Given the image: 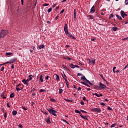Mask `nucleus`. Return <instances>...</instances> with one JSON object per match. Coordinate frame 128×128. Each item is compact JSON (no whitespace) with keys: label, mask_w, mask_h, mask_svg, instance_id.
<instances>
[{"label":"nucleus","mask_w":128,"mask_h":128,"mask_svg":"<svg viewBox=\"0 0 128 128\" xmlns=\"http://www.w3.org/2000/svg\"><path fill=\"white\" fill-rule=\"evenodd\" d=\"M8 34V31L5 30H2L0 32V38H4Z\"/></svg>","instance_id":"1"},{"label":"nucleus","mask_w":128,"mask_h":128,"mask_svg":"<svg viewBox=\"0 0 128 128\" xmlns=\"http://www.w3.org/2000/svg\"><path fill=\"white\" fill-rule=\"evenodd\" d=\"M47 110L48 111V112H50V114L52 116H58V114H56L58 113V112H56V110L49 108H47Z\"/></svg>","instance_id":"2"},{"label":"nucleus","mask_w":128,"mask_h":128,"mask_svg":"<svg viewBox=\"0 0 128 128\" xmlns=\"http://www.w3.org/2000/svg\"><path fill=\"white\" fill-rule=\"evenodd\" d=\"M83 76L81 77V80L83 81L84 82H86L87 84H89L90 86H92V84L90 80H88L86 78V76H84L83 75L82 76Z\"/></svg>","instance_id":"3"},{"label":"nucleus","mask_w":128,"mask_h":128,"mask_svg":"<svg viewBox=\"0 0 128 128\" xmlns=\"http://www.w3.org/2000/svg\"><path fill=\"white\" fill-rule=\"evenodd\" d=\"M64 31L66 36L68 34V24H65L64 26Z\"/></svg>","instance_id":"4"},{"label":"nucleus","mask_w":128,"mask_h":128,"mask_svg":"<svg viewBox=\"0 0 128 128\" xmlns=\"http://www.w3.org/2000/svg\"><path fill=\"white\" fill-rule=\"evenodd\" d=\"M18 60V58H13L12 59L10 60V61L6 62V64H14L16 60Z\"/></svg>","instance_id":"5"},{"label":"nucleus","mask_w":128,"mask_h":128,"mask_svg":"<svg viewBox=\"0 0 128 128\" xmlns=\"http://www.w3.org/2000/svg\"><path fill=\"white\" fill-rule=\"evenodd\" d=\"M100 88V90H104V88H108L106 85L102 84V82H100L99 84Z\"/></svg>","instance_id":"6"},{"label":"nucleus","mask_w":128,"mask_h":128,"mask_svg":"<svg viewBox=\"0 0 128 128\" xmlns=\"http://www.w3.org/2000/svg\"><path fill=\"white\" fill-rule=\"evenodd\" d=\"M45 120L48 124H52V122H50V116H48V117L46 118Z\"/></svg>","instance_id":"7"},{"label":"nucleus","mask_w":128,"mask_h":128,"mask_svg":"<svg viewBox=\"0 0 128 128\" xmlns=\"http://www.w3.org/2000/svg\"><path fill=\"white\" fill-rule=\"evenodd\" d=\"M120 14L122 18H126V16H128V14H126V13L124 12V11H123V10H121Z\"/></svg>","instance_id":"8"},{"label":"nucleus","mask_w":128,"mask_h":128,"mask_svg":"<svg viewBox=\"0 0 128 128\" xmlns=\"http://www.w3.org/2000/svg\"><path fill=\"white\" fill-rule=\"evenodd\" d=\"M68 38H72V40H76V38L72 36V34L71 33H68V34L67 35Z\"/></svg>","instance_id":"9"},{"label":"nucleus","mask_w":128,"mask_h":128,"mask_svg":"<svg viewBox=\"0 0 128 128\" xmlns=\"http://www.w3.org/2000/svg\"><path fill=\"white\" fill-rule=\"evenodd\" d=\"M92 110L93 112H102V110L99 108H94Z\"/></svg>","instance_id":"10"},{"label":"nucleus","mask_w":128,"mask_h":128,"mask_svg":"<svg viewBox=\"0 0 128 128\" xmlns=\"http://www.w3.org/2000/svg\"><path fill=\"white\" fill-rule=\"evenodd\" d=\"M96 12V10L94 9V6H93L90 9V12H92V14H94Z\"/></svg>","instance_id":"11"},{"label":"nucleus","mask_w":128,"mask_h":128,"mask_svg":"<svg viewBox=\"0 0 128 128\" xmlns=\"http://www.w3.org/2000/svg\"><path fill=\"white\" fill-rule=\"evenodd\" d=\"M22 86V84H20L16 86V90H17V92H18L19 90H20L22 89H20V88H18V86Z\"/></svg>","instance_id":"12"},{"label":"nucleus","mask_w":128,"mask_h":128,"mask_svg":"<svg viewBox=\"0 0 128 128\" xmlns=\"http://www.w3.org/2000/svg\"><path fill=\"white\" fill-rule=\"evenodd\" d=\"M89 64L91 63L92 64H96V60H89Z\"/></svg>","instance_id":"13"},{"label":"nucleus","mask_w":128,"mask_h":128,"mask_svg":"<svg viewBox=\"0 0 128 128\" xmlns=\"http://www.w3.org/2000/svg\"><path fill=\"white\" fill-rule=\"evenodd\" d=\"M74 20L76 18V9L74 10Z\"/></svg>","instance_id":"14"},{"label":"nucleus","mask_w":128,"mask_h":128,"mask_svg":"<svg viewBox=\"0 0 128 128\" xmlns=\"http://www.w3.org/2000/svg\"><path fill=\"white\" fill-rule=\"evenodd\" d=\"M18 112L16 110H14L12 112V116H16Z\"/></svg>","instance_id":"15"},{"label":"nucleus","mask_w":128,"mask_h":128,"mask_svg":"<svg viewBox=\"0 0 128 128\" xmlns=\"http://www.w3.org/2000/svg\"><path fill=\"white\" fill-rule=\"evenodd\" d=\"M55 78H56V80H60V76H58V75L56 74L55 75Z\"/></svg>","instance_id":"16"},{"label":"nucleus","mask_w":128,"mask_h":128,"mask_svg":"<svg viewBox=\"0 0 128 128\" xmlns=\"http://www.w3.org/2000/svg\"><path fill=\"white\" fill-rule=\"evenodd\" d=\"M80 116L82 118H84V120H88V118H86V116H84L82 115H80Z\"/></svg>","instance_id":"17"},{"label":"nucleus","mask_w":128,"mask_h":128,"mask_svg":"<svg viewBox=\"0 0 128 128\" xmlns=\"http://www.w3.org/2000/svg\"><path fill=\"white\" fill-rule=\"evenodd\" d=\"M44 48V44H41L38 46V48L40 50H42V48Z\"/></svg>","instance_id":"18"},{"label":"nucleus","mask_w":128,"mask_h":128,"mask_svg":"<svg viewBox=\"0 0 128 128\" xmlns=\"http://www.w3.org/2000/svg\"><path fill=\"white\" fill-rule=\"evenodd\" d=\"M69 66L71 68H74V65L72 64H69Z\"/></svg>","instance_id":"19"},{"label":"nucleus","mask_w":128,"mask_h":128,"mask_svg":"<svg viewBox=\"0 0 128 128\" xmlns=\"http://www.w3.org/2000/svg\"><path fill=\"white\" fill-rule=\"evenodd\" d=\"M40 80L41 82H44V79L42 78V75L40 76Z\"/></svg>","instance_id":"20"},{"label":"nucleus","mask_w":128,"mask_h":128,"mask_svg":"<svg viewBox=\"0 0 128 128\" xmlns=\"http://www.w3.org/2000/svg\"><path fill=\"white\" fill-rule=\"evenodd\" d=\"M94 88L95 90H100V86H94Z\"/></svg>","instance_id":"21"},{"label":"nucleus","mask_w":128,"mask_h":128,"mask_svg":"<svg viewBox=\"0 0 128 128\" xmlns=\"http://www.w3.org/2000/svg\"><path fill=\"white\" fill-rule=\"evenodd\" d=\"M116 17L117 18H118V20H122V16H120V15L118 14H116Z\"/></svg>","instance_id":"22"},{"label":"nucleus","mask_w":128,"mask_h":128,"mask_svg":"<svg viewBox=\"0 0 128 128\" xmlns=\"http://www.w3.org/2000/svg\"><path fill=\"white\" fill-rule=\"evenodd\" d=\"M10 98H14V93L12 92L10 94Z\"/></svg>","instance_id":"23"},{"label":"nucleus","mask_w":128,"mask_h":128,"mask_svg":"<svg viewBox=\"0 0 128 128\" xmlns=\"http://www.w3.org/2000/svg\"><path fill=\"white\" fill-rule=\"evenodd\" d=\"M74 112H76V114H82V112H80V110H74Z\"/></svg>","instance_id":"24"},{"label":"nucleus","mask_w":128,"mask_h":128,"mask_svg":"<svg viewBox=\"0 0 128 128\" xmlns=\"http://www.w3.org/2000/svg\"><path fill=\"white\" fill-rule=\"evenodd\" d=\"M63 78H64L65 82H66V84H68V79H66V78H64V76H62Z\"/></svg>","instance_id":"25"},{"label":"nucleus","mask_w":128,"mask_h":128,"mask_svg":"<svg viewBox=\"0 0 128 128\" xmlns=\"http://www.w3.org/2000/svg\"><path fill=\"white\" fill-rule=\"evenodd\" d=\"M64 100L68 102H72V100L64 99Z\"/></svg>","instance_id":"26"},{"label":"nucleus","mask_w":128,"mask_h":128,"mask_svg":"<svg viewBox=\"0 0 128 128\" xmlns=\"http://www.w3.org/2000/svg\"><path fill=\"white\" fill-rule=\"evenodd\" d=\"M36 88L35 87L34 88H32V87L30 90L31 92H34V90H36Z\"/></svg>","instance_id":"27"},{"label":"nucleus","mask_w":128,"mask_h":128,"mask_svg":"<svg viewBox=\"0 0 128 128\" xmlns=\"http://www.w3.org/2000/svg\"><path fill=\"white\" fill-rule=\"evenodd\" d=\"M118 27H113L112 30H114V32H116V30H118Z\"/></svg>","instance_id":"28"},{"label":"nucleus","mask_w":128,"mask_h":128,"mask_svg":"<svg viewBox=\"0 0 128 128\" xmlns=\"http://www.w3.org/2000/svg\"><path fill=\"white\" fill-rule=\"evenodd\" d=\"M100 78H102V80H103L104 82H106V80L104 79V76L100 75Z\"/></svg>","instance_id":"29"},{"label":"nucleus","mask_w":128,"mask_h":128,"mask_svg":"<svg viewBox=\"0 0 128 128\" xmlns=\"http://www.w3.org/2000/svg\"><path fill=\"white\" fill-rule=\"evenodd\" d=\"M88 18H89L90 20H93L94 19V17L92 15H88Z\"/></svg>","instance_id":"30"},{"label":"nucleus","mask_w":128,"mask_h":128,"mask_svg":"<svg viewBox=\"0 0 128 128\" xmlns=\"http://www.w3.org/2000/svg\"><path fill=\"white\" fill-rule=\"evenodd\" d=\"M50 102H56V100L54 98H50Z\"/></svg>","instance_id":"31"},{"label":"nucleus","mask_w":128,"mask_h":128,"mask_svg":"<svg viewBox=\"0 0 128 128\" xmlns=\"http://www.w3.org/2000/svg\"><path fill=\"white\" fill-rule=\"evenodd\" d=\"M12 54V52H6V56H10Z\"/></svg>","instance_id":"32"},{"label":"nucleus","mask_w":128,"mask_h":128,"mask_svg":"<svg viewBox=\"0 0 128 128\" xmlns=\"http://www.w3.org/2000/svg\"><path fill=\"white\" fill-rule=\"evenodd\" d=\"M63 58H64V60H71L70 58H68V57H66V58L64 57Z\"/></svg>","instance_id":"33"},{"label":"nucleus","mask_w":128,"mask_h":128,"mask_svg":"<svg viewBox=\"0 0 128 128\" xmlns=\"http://www.w3.org/2000/svg\"><path fill=\"white\" fill-rule=\"evenodd\" d=\"M63 92L62 89L59 88V94H60Z\"/></svg>","instance_id":"34"},{"label":"nucleus","mask_w":128,"mask_h":128,"mask_svg":"<svg viewBox=\"0 0 128 128\" xmlns=\"http://www.w3.org/2000/svg\"><path fill=\"white\" fill-rule=\"evenodd\" d=\"M24 84H26L27 86H28V82L26 81H25L24 82Z\"/></svg>","instance_id":"35"},{"label":"nucleus","mask_w":128,"mask_h":128,"mask_svg":"<svg viewBox=\"0 0 128 128\" xmlns=\"http://www.w3.org/2000/svg\"><path fill=\"white\" fill-rule=\"evenodd\" d=\"M7 114H6V112L4 113V118H7Z\"/></svg>","instance_id":"36"},{"label":"nucleus","mask_w":128,"mask_h":128,"mask_svg":"<svg viewBox=\"0 0 128 128\" xmlns=\"http://www.w3.org/2000/svg\"><path fill=\"white\" fill-rule=\"evenodd\" d=\"M107 108H108V110H112V108L110 107V106H108Z\"/></svg>","instance_id":"37"},{"label":"nucleus","mask_w":128,"mask_h":128,"mask_svg":"<svg viewBox=\"0 0 128 128\" xmlns=\"http://www.w3.org/2000/svg\"><path fill=\"white\" fill-rule=\"evenodd\" d=\"M116 124H114L110 126V128H114V126H116Z\"/></svg>","instance_id":"38"},{"label":"nucleus","mask_w":128,"mask_h":128,"mask_svg":"<svg viewBox=\"0 0 128 128\" xmlns=\"http://www.w3.org/2000/svg\"><path fill=\"white\" fill-rule=\"evenodd\" d=\"M124 4L126 6L128 4V0H125Z\"/></svg>","instance_id":"39"},{"label":"nucleus","mask_w":128,"mask_h":128,"mask_svg":"<svg viewBox=\"0 0 128 128\" xmlns=\"http://www.w3.org/2000/svg\"><path fill=\"white\" fill-rule=\"evenodd\" d=\"M52 12V8H50L48 10V12L49 14V12Z\"/></svg>","instance_id":"40"},{"label":"nucleus","mask_w":128,"mask_h":128,"mask_svg":"<svg viewBox=\"0 0 128 128\" xmlns=\"http://www.w3.org/2000/svg\"><path fill=\"white\" fill-rule=\"evenodd\" d=\"M114 18V14H110V16L109 17V19L110 20V18Z\"/></svg>","instance_id":"41"},{"label":"nucleus","mask_w":128,"mask_h":128,"mask_svg":"<svg viewBox=\"0 0 128 128\" xmlns=\"http://www.w3.org/2000/svg\"><path fill=\"white\" fill-rule=\"evenodd\" d=\"M49 5H50V4H48L46 3L43 4L44 6H48Z\"/></svg>","instance_id":"42"},{"label":"nucleus","mask_w":128,"mask_h":128,"mask_svg":"<svg viewBox=\"0 0 128 128\" xmlns=\"http://www.w3.org/2000/svg\"><path fill=\"white\" fill-rule=\"evenodd\" d=\"M39 92H46V90H42V89H40Z\"/></svg>","instance_id":"43"},{"label":"nucleus","mask_w":128,"mask_h":128,"mask_svg":"<svg viewBox=\"0 0 128 128\" xmlns=\"http://www.w3.org/2000/svg\"><path fill=\"white\" fill-rule=\"evenodd\" d=\"M18 128H24V126H22V125L21 124H19L18 125Z\"/></svg>","instance_id":"44"},{"label":"nucleus","mask_w":128,"mask_h":128,"mask_svg":"<svg viewBox=\"0 0 128 128\" xmlns=\"http://www.w3.org/2000/svg\"><path fill=\"white\" fill-rule=\"evenodd\" d=\"M64 9H62V11L60 12V14H64Z\"/></svg>","instance_id":"45"},{"label":"nucleus","mask_w":128,"mask_h":128,"mask_svg":"<svg viewBox=\"0 0 128 128\" xmlns=\"http://www.w3.org/2000/svg\"><path fill=\"white\" fill-rule=\"evenodd\" d=\"M80 112H84V114H88L87 112H86L84 110H80Z\"/></svg>","instance_id":"46"},{"label":"nucleus","mask_w":128,"mask_h":128,"mask_svg":"<svg viewBox=\"0 0 128 128\" xmlns=\"http://www.w3.org/2000/svg\"><path fill=\"white\" fill-rule=\"evenodd\" d=\"M22 110H28V109L26 108V107L24 106H22Z\"/></svg>","instance_id":"47"},{"label":"nucleus","mask_w":128,"mask_h":128,"mask_svg":"<svg viewBox=\"0 0 128 128\" xmlns=\"http://www.w3.org/2000/svg\"><path fill=\"white\" fill-rule=\"evenodd\" d=\"M78 76H82V74H80V73H78L77 74Z\"/></svg>","instance_id":"48"},{"label":"nucleus","mask_w":128,"mask_h":128,"mask_svg":"<svg viewBox=\"0 0 128 128\" xmlns=\"http://www.w3.org/2000/svg\"><path fill=\"white\" fill-rule=\"evenodd\" d=\"M4 70V66H2L0 70V72H3Z\"/></svg>","instance_id":"49"},{"label":"nucleus","mask_w":128,"mask_h":128,"mask_svg":"<svg viewBox=\"0 0 128 128\" xmlns=\"http://www.w3.org/2000/svg\"><path fill=\"white\" fill-rule=\"evenodd\" d=\"M100 104L101 106H106V104L104 102H100Z\"/></svg>","instance_id":"50"},{"label":"nucleus","mask_w":128,"mask_h":128,"mask_svg":"<svg viewBox=\"0 0 128 128\" xmlns=\"http://www.w3.org/2000/svg\"><path fill=\"white\" fill-rule=\"evenodd\" d=\"M80 104H82V106H84V101H82L80 102Z\"/></svg>","instance_id":"51"},{"label":"nucleus","mask_w":128,"mask_h":128,"mask_svg":"<svg viewBox=\"0 0 128 128\" xmlns=\"http://www.w3.org/2000/svg\"><path fill=\"white\" fill-rule=\"evenodd\" d=\"M49 78H50V76H46L45 79L48 80Z\"/></svg>","instance_id":"52"},{"label":"nucleus","mask_w":128,"mask_h":128,"mask_svg":"<svg viewBox=\"0 0 128 128\" xmlns=\"http://www.w3.org/2000/svg\"><path fill=\"white\" fill-rule=\"evenodd\" d=\"M62 66V68H65L66 70V68H67L66 66L64 64H63Z\"/></svg>","instance_id":"53"},{"label":"nucleus","mask_w":128,"mask_h":128,"mask_svg":"<svg viewBox=\"0 0 128 128\" xmlns=\"http://www.w3.org/2000/svg\"><path fill=\"white\" fill-rule=\"evenodd\" d=\"M91 40H92V42H94V40H96V38H91Z\"/></svg>","instance_id":"54"},{"label":"nucleus","mask_w":128,"mask_h":128,"mask_svg":"<svg viewBox=\"0 0 128 128\" xmlns=\"http://www.w3.org/2000/svg\"><path fill=\"white\" fill-rule=\"evenodd\" d=\"M85 86H88V88H90V86L88 84L86 83Z\"/></svg>","instance_id":"55"},{"label":"nucleus","mask_w":128,"mask_h":128,"mask_svg":"<svg viewBox=\"0 0 128 128\" xmlns=\"http://www.w3.org/2000/svg\"><path fill=\"white\" fill-rule=\"evenodd\" d=\"M79 68L80 66H78L76 64V65H74V68Z\"/></svg>","instance_id":"56"},{"label":"nucleus","mask_w":128,"mask_h":128,"mask_svg":"<svg viewBox=\"0 0 128 128\" xmlns=\"http://www.w3.org/2000/svg\"><path fill=\"white\" fill-rule=\"evenodd\" d=\"M6 106L8 108H10V103H7Z\"/></svg>","instance_id":"57"},{"label":"nucleus","mask_w":128,"mask_h":128,"mask_svg":"<svg viewBox=\"0 0 128 128\" xmlns=\"http://www.w3.org/2000/svg\"><path fill=\"white\" fill-rule=\"evenodd\" d=\"M82 100H86V98L85 96L82 97Z\"/></svg>","instance_id":"58"},{"label":"nucleus","mask_w":128,"mask_h":128,"mask_svg":"<svg viewBox=\"0 0 128 128\" xmlns=\"http://www.w3.org/2000/svg\"><path fill=\"white\" fill-rule=\"evenodd\" d=\"M66 72H70V69H68V68H66Z\"/></svg>","instance_id":"59"},{"label":"nucleus","mask_w":128,"mask_h":128,"mask_svg":"<svg viewBox=\"0 0 128 128\" xmlns=\"http://www.w3.org/2000/svg\"><path fill=\"white\" fill-rule=\"evenodd\" d=\"M128 64L126 66L124 67V68L123 70H126V68H128Z\"/></svg>","instance_id":"60"},{"label":"nucleus","mask_w":128,"mask_h":128,"mask_svg":"<svg viewBox=\"0 0 128 128\" xmlns=\"http://www.w3.org/2000/svg\"><path fill=\"white\" fill-rule=\"evenodd\" d=\"M12 68L14 70V64H12L11 66Z\"/></svg>","instance_id":"61"},{"label":"nucleus","mask_w":128,"mask_h":128,"mask_svg":"<svg viewBox=\"0 0 128 128\" xmlns=\"http://www.w3.org/2000/svg\"><path fill=\"white\" fill-rule=\"evenodd\" d=\"M81 84H84V86L86 85V82H81Z\"/></svg>","instance_id":"62"},{"label":"nucleus","mask_w":128,"mask_h":128,"mask_svg":"<svg viewBox=\"0 0 128 128\" xmlns=\"http://www.w3.org/2000/svg\"><path fill=\"white\" fill-rule=\"evenodd\" d=\"M21 2H22V6H23L24 5V0H21Z\"/></svg>","instance_id":"63"},{"label":"nucleus","mask_w":128,"mask_h":128,"mask_svg":"<svg viewBox=\"0 0 128 128\" xmlns=\"http://www.w3.org/2000/svg\"><path fill=\"white\" fill-rule=\"evenodd\" d=\"M26 82V79H24L22 80V82Z\"/></svg>","instance_id":"64"}]
</instances>
